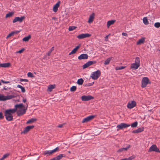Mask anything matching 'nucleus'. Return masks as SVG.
Masks as SVG:
<instances>
[{"label": "nucleus", "mask_w": 160, "mask_h": 160, "mask_svg": "<svg viewBox=\"0 0 160 160\" xmlns=\"http://www.w3.org/2000/svg\"><path fill=\"white\" fill-rule=\"evenodd\" d=\"M9 155V153H7L4 154L3 157L0 158V160H3L4 159L6 158Z\"/></svg>", "instance_id": "nucleus-35"}, {"label": "nucleus", "mask_w": 160, "mask_h": 160, "mask_svg": "<svg viewBox=\"0 0 160 160\" xmlns=\"http://www.w3.org/2000/svg\"><path fill=\"white\" fill-rule=\"evenodd\" d=\"M95 14L94 13H92L89 16L88 22L91 23L92 22L93 20Z\"/></svg>", "instance_id": "nucleus-20"}, {"label": "nucleus", "mask_w": 160, "mask_h": 160, "mask_svg": "<svg viewBox=\"0 0 160 160\" xmlns=\"http://www.w3.org/2000/svg\"><path fill=\"white\" fill-rule=\"evenodd\" d=\"M91 36V34L88 33L82 34L79 35L77 37V38L79 39H81L89 37Z\"/></svg>", "instance_id": "nucleus-14"}, {"label": "nucleus", "mask_w": 160, "mask_h": 160, "mask_svg": "<svg viewBox=\"0 0 160 160\" xmlns=\"http://www.w3.org/2000/svg\"><path fill=\"white\" fill-rule=\"evenodd\" d=\"M112 58V57L109 58H108L107 60H106L105 61V62L104 63V64H105V65L108 64L110 62L111 60V59Z\"/></svg>", "instance_id": "nucleus-31"}, {"label": "nucleus", "mask_w": 160, "mask_h": 160, "mask_svg": "<svg viewBox=\"0 0 160 160\" xmlns=\"http://www.w3.org/2000/svg\"><path fill=\"white\" fill-rule=\"evenodd\" d=\"M83 82H84V81L83 80V79L82 78H81L78 79V80L77 82V83L78 84L80 85H82V84Z\"/></svg>", "instance_id": "nucleus-28"}, {"label": "nucleus", "mask_w": 160, "mask_h": 160, "mask_svg": "<svg viewBox=\"0 0 160 160\" xmlns=\"http://www.w3.org/2000/svg\"><path fill=\"white\" fill-rule=\"evenodd\" d=\"M138 124V122L136 121L132 123L131 125H130V126H131V127L133 128L136 127L137 126Z\"/></svg>", "instance_id": "nucleus-39"}, {"label": "nucleus", "mask_w": 160, "mask_h": 160, "mask_svg": "<svg viewBox=\"0 0 160 160\" xmlns=\"http://www.w3.org/2000/svg\"><path fill=\"white\" fill-rule=\"evenodd\" d=\"M31 36L30 35H28V36L26 37L23 38L22 40L23 41L27 42L28 41L29 39L31 38Z\"/></svg>", "instance_id": "nucleus-29"}, {"label": "nucleus", "mask_w": 160, "mask_h": 160, "mask_svg": "<svg viewBox=\"0 0 160 160\" xmlns=\"http://www.w3.org/2000/svg\"><path fill=\"white\" fill-rule=\"evenodd\" d=\"M64 124H61L57 126V127L59 128H62V127L63 125Z\"/></svg>", "instance_id": "nucleus-55"}, {"label": "nucleus", "mask_w": 160, "mask_h": 160, "mask_svg": "<svg viewBox=\"0 0 160 160\" xmlns=\"http://www.w3.org/2000/svg\"><path fill=\"white\" fill-rule=\"evenodd\" d=\"M49 58V57L48 56L47 54H46L43 57V59L46 60H48Z\"/></svg>", "instance_id": "nucleus-49"}, {"label": "nucleus", "mask_w": 160, "mask_h": 160, "mask_svg": "<svg viewBox=\"0 0 160 160\" xmlns=\"http://www.w3.org/2000/svg\"><path fill=\"white\" fill-rule=\"evenodd\" d=\"M155 27L157 28H158L160 27V22H157L154 24V25Z\"/></svg>", "instance_id": "nucleus-42"}, {"label": "nucleus", "mask_w": 160, "mask_h": 160, "mask_svg": "<svg viewBox=\"0 0 160 160\" xmlns=\"http://www.w3.org/2000/svg\"><path fill=\"white\" fill-rule=\"evenodd\" d=\"M12 32L13 33V35L15 34H17L19 32H20V31H12Z\"/></svg>", "instance_id": "nucleus-54"}, {"label": "nucleus", "mask_w": 160, "mask_h": 160, "mask_svg": "<svg viewBox=\"0 0 160 160\" xmlns=\"http://www.w3.org/2000/svg\"><path fill=\"white\" fill-rule=\"evenodd\" d=\"M34 127L33 125L28 126L26 127L23 130L22 132V133L26 134L27 133L30 129Z\"/></svg>", "instance_id": "nucleus-13"}, {"label": "nucleus", "mask_w": 160, "mask_h": 160, "mask_svg": "<svg viewBox=\"0 0 160 160\" xmlns=\"http://www.w3.org/2000/svg\"><path fill=\"white\" fill-rule=\"evenodd\" d=\"M24 50V48H23L21 50H19L17 52L18 53H21L23 51V50Z\"/></svg>", "instance_id": "nucleus-56"}, {"label": "nucleus", "mask_w": 160, "mask_h": 160, "mask_svg": "<svg viewBox=\"0 0 160 160\" xmlns=\"http://www.w3.org/2000/svg\"><path fill=\"white\" fill-rule=\"evenodd\" d=\"M76 28L75 26H70L68 28V30L69 31H72L74 30Z\"/></svg>", "instance_id": "nucleus-44"}, {"label": "nucleus", "mask_w": 160, "mask_h": 160, "mask_svg": "<svg viewBox=\"0 0 160 160\" xmlns=\"http://www.w3.org/2000/svg\"><path fill=\"white\" fill-rule=\"evenodd\" d=\"M130 145H128L126 147L123 148L124 151H127L128 149L130 148Z\"/></svg>", "instance_id": "nucleus-46"}, {"label": "nucleus", "mask_w": 160, "mask_h": 160, "mask_svg": "<svg viewBox=\"0 0 160 160\" xmlns=\"http://www.w3.org/2000/svg\"><path fill=\"white\" fill-rule=\"evenodd\" d=\"M145 37L141 38L137 42V44L138 45L143 43L145 41Z\"/></svg>", "instance_id": "nucleus-23"}, {"label": "nucleus", "mask_w": 160, "mask_h": 160, "mask_svg": "<svg viewBox=\"0 0 160 160\" xmlns=\"http://www.w3.org/2000/svg\"><path fill=\"white\" fill-rule=\"evenodd\" d=\"M19 81L20 82H23V81L26 82H28V79H22V78L20 79Z\"/></svg>", "instance_id": "nucleus-48"}, {"label": "nucleus", "mask_w": 160, "mask_h": 160, "mask_svg": "<svg viewBox=\"0 0 160 160\" xmlns=\"http://www.w3.org/2000/svg\"><path fill=\"white\" fill-rule=\"evenodd\" d=\"M55 85H49L48 87V91L49 92H51L52 89L55 88Z\"/></svg>", "instance_id": "nucleus-27"}, {"label": "nucleus", "mask_w": 160, "mask_h": 160, "mask_svg": "<svg viewBox=\"0 0 160 160\" xmlns=\"http://www.w3.org/2000/svg\"><path fill=\"white\" fill-rule=\"evenodd\" d=\"M88 56L87 54H81L79 56H78V58L79 60L86 59L88 58Z\"/></svg>", "instance_id": "nucleus-16"}, {"label": "nucleus", "mask_w": 160, "mask_h": 160, "mask_svg": "<svg viewBox=\"0 0 160 160\" xmlns=\"http://www.w3.org/2000/svg\"><path fill=\"white\" fill-rule=\"evenodd\" d=\"M94 83V82H92L91 83H88V84H87V86H91Z\"/></svg>", "instance_id": "nucleus-51"}, {"label": "nucleus", "mask_w": 160, "mask_h": 160, "mask_svg": "<svg viewBox=\"0 0 160 160\" xmlns=\"http://www.w3.org/2000/svg\"><path fill=\"white\" fill-rule=\"evenodd\" d=\"M80 45H79L78 46H76V47L75 48V49H76L77 50L79 48H80Z\"/></svg>", "instance_id": "nucleus-59"}, {"label": "nucleus", "mask_w": 160, "mask_h": 160, "mask_svg": "<svg viewBox=\"0 0 160 160\" xmlns=\"http://www.w3.org/2000/svg\"><path fill=\"white\" fill-rule=\"evenodd\" d=\"M14 97L12 95H8L5 96L3 95L0 94V101H5L12 98Z\"/></svg>", "instance_id": "nucleus-4"}, {"label": "nucleus", "mask_w": 160, "mask_h": 160, "mask_svg": "<svg viewBox=\"0 0 160 160\" xmlns=\"http://www.w3.org/2000/svg\"><path fill=\"white\" fill-rule=\"evenodd\" d=\"M93 97L91 95L85 96L83 95L82 96L81 98L82 101H88L91 99H93Z\"/></svg>", "instance_id": "nucleus-10"}, {"label": "nucleus", "mask_w": 160, "mask_h": 160, "mask_svg": "<svg viewBox=\"0 0 160 160\" xmlns=\"http://www.w3.org/2000/svg\"><path fill=\"white\" fill-rule=\"evenodd\" d=\"M4 116L6 119L8 121H11L13 119V116L12 114L6 111L4 112Z\"/></svg>", "instance_id": "nucleus-8"}, {"label": "nucleus", "mask_w": 160, "mask_h": 160, "mask_svg": "<svg viewBox=\"0 0 160 160\" xmlns=\"http://www.w3.org/2000/svg\"><path fill=\"white\" fill-rule=\"evenodd\" d=\"M115 21V20H111L108 21L107 23V27L109 28L110 25L113 24Z\"/></svg>", "instance_id": "nucleus-26"}, {"label": "nucleus", "mask_w": 160, "mask_h": 160, "mask_svg": "<svg viewBox=\"0 0 160 160\" xmlns=\"http://www.w3.org/2000/svg\"><path fill=\"white\" fill-rule=\"evenodd\" d=\"M143 23L146 25H147L148 24L149 22L148 20V19L146 17H144L143 19Z\"/></svg>", "instance_id": "nucleus-32"}, {"label": "nucleus", "mask_w": 160, "mask_h": 160, "mask_svg": "<svg viewBox=\"0 0 160 160\" xmlns=\"http://www.w3.org/2000/svg\"><path fill=\"white\" fill-rule=\"evenodd\" d=\"M5 111L8 112V113H9L11 114H12L16 112V108H15L13 109H10L6 110Z\"/></svg>", "instance_id": "nucleus-24"}, {"label": "nucleus", "mask_w": 160, "mask_h": 160, "mask_svg": "<svg viewBox=\"0 0 160 160\" xmlns=\"http://www.w3.org/2000/svg\"><path fill=\"white\" fill-rule=\"evenodd\" d=\"M1 85V82H0V85Z\"/></svg>", "instance_id": "nucleus-62"}, {"label": "nucleus", "mask_w": 160, "mask_h": 160, "mask_svg": "<svg viewBox=\"0 0 160 160\" xmlns=\"http://www.w3.org/2000/svg\"><path fill=\"white\" fill-rule=\"evenodd\" d=\"M10 66V63L9 62L0 63V67L8 68Z\"/></svg>", "instance_id": "nucleus-25"}, {"label": "nucleus", "mask_w": 160, "mask_h": 160, "mask_svg": "<svg viewBox=\"0 0 160 160\" xmlns=\"http://www.w3.org/2000/svg\"><path fill=\"white\" fill-rule=\"evenodd\" d=\"M124 151V150L123 148H121L119 149L118 151V152H123Z\"/></svg>", "instance_id": "nucleus-50"}, {"label": "nucleus", "mask_w": 160, "mask_h": 160, "mask_svg": "<svg viewBox=\"0 0 160 160\" xmlns=\"http://www.w3.org/2000/svg\"><path fill=\"white\" fill-rule=\"evenodd\" d=\"M59 148L57 147L55 149L51 150H46L44 152V154L46 156L52 155L53 153L57 152L59 151Z\"/></svg>", "instance_id": "nucleus-2"}, {"label": "nucleus", "mask_w": 160, "mask_h": 160, "mask_svg": "<svg viewBox=\"0 0 160 160\" xmlns=\"http://www.w3.org/2000/svg\"><path fill=\"white\" fill-rule=\"evenodd\" d=\"M26 101L27 100L26 99H23V102L24 103L26 102Z\"/></svg>", "instance_id": "nucleus-60"}, {"label": "nucleus", "mask_w": 160, "mask_h": 160, "mask_svg": "<svg viewBox=\"0 0 160 160\" xmlns=\"http://www.w3.org/2000/svg\"><path fill=\"white\" fill-rule=\"evenodd\" d=\"M149 79L148 77L143 78L142 81V87L143 88L145 87L148 83Z\"/></svg>", "instance_id": "nucleus-6"}, {"label": "nucleus", "mask_w": 160, "mask_h": 160, "mask_svg": "<svg viewBox=\"0 0 160 160\" xmlns=\"http://www.w3.org/2000/svg\"><path fill=\"white\" fill-rule=\"evenodd\" d=\"M137 105V103L134 100L129 101L128 103L127 107L128 109H131L135 107Z\"/></svg>", "instance_id": "nucleus-5"}, {"label": "nucleus", "mask_w": 160, "mask_h": 160, "mask_svg": "<svg viewBox=\"0 0 160 160\" xmlns=\"http://www.w3.org/2000/svg\"><path fill=\"white\" fill-rule=\"evenodd\" d=\"M14 108H16V111H17L18 109L19 110L24 108V106L22 103H20L15 105Z\"/></svg>", "instance_id": "nucleus-18"}, {"label": "nucleus", "mask_w": 160, "mask_h": 160, "mask_svg": "<svg viewBox=\"0 0 160 160\" xmlns=\"http://www.w3.org/2000/svg\"><path fill=\"white\" fill-rule=\"evenodd\" d=\"M149 152L154 151L156 152H160V151L158 148L155 144H153L149 148L148 151Z\"/></svg>", "instance_id": "nucleus-7"}, {"label": "nucleus", "mask_w": 160, "mask_h": 160, "mask_svg": "<svg viewBox=\"0 0 160 160\" xmlns=\"http://www.w3.org/2000/svg\"><path fill=\"white\" fill-rule=\"evenodd\" d=\"M125 68H126V66L117 67L115 68V70H122V69H124Z\"/></svg>", "instance_id": "nucleus-38"}, {"label": "nucleus", "mask_w": 160, "mask_h": 160, "mask_svg": "<svg viewBox=\"0 0 160 160\" xmlns=\"http://www.w3.org/2000/svg\"><path fill=\"white\" fill-rule=\"evenodd\" d=\"M3 89L5 90H7V88H6L5 87H4L3 88Z\"/></svg>", "instance_id": "nucleus-61"}, {"label": "nucleus", "mask_w": 160, "mask_h": 160, "mask_svg": "<svg viewBox=\"0 0 160 160\" xmlns=\"http://www.w3.org/2000/svg\"><path fill=\"white\" fill-rule=\"evenodd\" d=\"M17 87L18 88H20L22 92H25V90L24 87H23L20 85H18Z\"/></svg>", "instance_id": "nucleus-33"}, {"label": "nucleus", "mask_w": 160, "mask_h": 160, "mask_svg": "<svg viewBox=\"0 0 160 160\" xmlns=\"http://www.w3.org/2000/svg\"><path fill=\"white\" fill-rule=\"evenodd\" d=\"M13 35V33L12 32L11 33H9L8 34V35L7 36V37H6V38H8L11 37V36H12Z\"/></svg>", "instance_id": "nucleus-47"}, {"label": "nucleus", "mask_w": 160, "mask_h": 160, "mask_svg": "<svg viewBox=\"0 0 160 160\" xmlns=\"http://www.w3.org/2000/svg\"><path fill=\"white\" fill-rule=\"evenodd\" d=\"M95 117V115H90L87 117L83 118L82 121V123H85L88 122L91 120H92Z\"/></svg>", "instance_id": "nucleus-9"}, {"label": "nucleus", "mask_w": 160, "mask_h": 160, "mask_svg": "<svg viewBox=\"0 0 160 160\" xmlns=\"http://www.w3.org/2000/svg\"><path fill=\"white\" fill-rule=\"evenodd\" d=\"M69 153H70V151H69L68 152Z\"/></svg>", "instance_id": "nucleus-63"}, {"label": "nucleus", "mask_w": 160, "mask_h": 160, "mask_svg": "<svg viewBox=\"0 0 160 160\" xmlns=\"http://www.w3.org/2000/svg\"><path fill=\"white\" fill-rule=\"evenodd\" d=\"M14 14V12H10L8 13L5 16V18H6L11 17L12 15Z\"/></svg>", "instance_id": "nucleus-36"}, {"label": "nucleus", "mask_w": 160, "mask_h": 160, "mask_svg": "<svg viewBox=\"0 0 160 160\" xmlns=\"http://www.w3.org/2000/svg\"><path fill=\"white\" fill-rule=\"evenodd\" d=\"M135 63L140 65V58L138 57H136L135 59Z\"/></svg>", "instance_id": "nucleus-37"}, {"label": "nucleus", "mask_w": 160, "mask_h": 160, "mask_svg": "<svg viewBox=\"0 0 160 160\" xmlns=\"http://www.w3.org/2000/svg\"><path fill=\"white\" fill-rule=\"evenodd\" d=\"M140 65L136 63H133L131 64L130 68L134 70L137 69L140 66Z\"/></svg>", "instance_id": "nucleus-19"}, {"label": "nucleus", "mask_w": 160, "mask_h": 160, "mask_svg": "<svg viewBox=\"0 0 160 160\" xmlns=\"http://www.w3.org/2000/svg\"><path fill=\"white\" fill-rule=\"evenodd\" d=\"M108 36H109L108 35H107L106 36V37H105V41H108Z\"/></svg>", "instance_id": "nucleus-58"}, {"label": "nucleus", "mask_w": 160, "mask_h": 160, "mask_svg": "<svg viewBox=\"0 0 160 160\" xmlns=\"http://www.w3.org/2000/svg\"><path fill=\"white\" fill-rule=\"evenodd\" d=\"M27 109V108L26 109L23 108L21 109L18 110L17 111V114L18 116H20L24 114L26 112V110Z\"/></svg>", "instance_id": "nucleus-15"}, {"label": "nucleus", "mask_w": 160, "mask_h": 160, "mask_svg": "<svg viewBox=\"0 0 160 160\" xmlns=\"http://www.w3.org/2000/svg\"><path fill=\"white\" fill-rule=\"evenodd\" d=\"M144 130V128H140L137 129L133 130L132 131V133H138L139 132H141Z\"/></svg>", "instance_id": "nucleus-22"}, {"label": "nucleus", "mask_w": 160, "mask_h": 160, "mask_svg": "<svg viewBox=\"0 0 160 160\" xmlns=\"http://www.w3.org/2000/svg\"><path fill=\"white\" fill-rule=\"evenodd\" d=\"M60 3V2L58 1L54 6L53 10L54 12H57L58 10V8L59 6Z\"/></svg>", "instance_id": "nucleus-21"}, {"label": "nucleus", "mask_w": 160, "mask_h": 160, "mask_svg": "<svg viewBox=\"0 0 160 160\" xmlns=\"http://www.w3.org/2000/svg\"><path fill=\"white\" fill-rule=\"evenodd\" d=\"M96 63V61H89L87 62L85 64L82 66L83 69L86 68L89 66Z\"/></svg>", "instance_id": "nucleus-11"}, {"label": "nucleus", "mask_w": 160, "mask_h": 160, "mask_svg": "<svg viewBox=\"0 0 160 160\" xmlns=\"http://www.w3.org/2000/svg\"><path fill=\"white\" fill-rule=\"evenodd\" d=\"M1 81L2 82L5 83H8L10 82L9 81H5L3 80H1Z\"/></svg>", "instance_id": "nucleus-53"}, {"label": "nucleus", "mask_w": 160, "mask_h": 160, "mask_svg": "<svg viewBox=\"0 0 160 160\" xmlns=\"http://www.w3.org/2000/svg\"><path fill=\"white\" fill-rule=\"evenodd\" d=\"M25 18V17L24 16L21 17H16L13 20V23L16 22H22L23 20Z\"/></svg>", "instance_id": "nucleus-12"}, {"label": "nucleus", "mask_w": 160, "mask_h": 160, "mask_svg": "<svg viewBox=\"0 0 160 160\" xmlns=\"http://www.w3.org/2000/svg\"><path fill=\"white\" fill-rule=\"evenodd\" d=\"M65 156V155L64 154H60L57 156L56 158L51 159L50 160H59L62 159V157Z\"/></svg>", "instance_id": "nucleus-17"}, {"label": "nucleus", "mask_w": 160, "mask_h": 160, "mask_svg": "<svg viewBox=\"0 0 160 160\" xmlns=\"http://www.w3.org/2000/svg\"><path fill=\"white\" fill-rule=\"evenodd\" d=\"M53 50L54 47H52L51 48L49 51L48 52L47 54L48 57H49L50 56L51 52Z\"/></svg>", "instance_id": "nucleus-40"}, {"label": "nucleus", "mask_w": 160, "mask_h": 160, "mask_svg": "<svg viewBox=\"0 0 160 160\" xmlns=\"http://www.w3.org/2000/svg\"><path fill=\"white\" fill-rule=\"evenodd\" d=\"M37 120V119L36 118H32L29 120L27 122V123H30L31 122H33Z\"/></svg>", "instance_id": "nucleus-34"}, {"label": "nucleus", "mask_w": 160, "mask_h": 160, "mask_svg": "<svg viewBox=\"0 0 160 160\" xmlns=\"http://www.w3.org/2000/svg\"><path fill=\"white\" fill-rule=\"evenodd\" d=\"M122 35L123 36H128V34L126 33L123 32L122 33Z\"/></svg>", "instance_id": "nucleus-57"}, {"label": "nucleus", "mask_w": 160, "mask_h": 160, "mask_svg": "<svg viewBox=\"0 0 160 160\" xmlns=\"http://www.w3.org/2000/svg\"><path fill=\"white\" fill-rule=\"evenodd\" d=\"M130 126V125L124 123H121L120 124L118 125L117 126V131H118L119 130L122 129Z\"/></svg>", "instance_id": "nucleus-3"}, {"label": "nucleus", "mask_w": 160, "mask_h": 160, "mask_svg": "<svg viewBox=\"0 0 160 160\" xmlns=\"http://www.w3.org/2000/svg\"><path fill=\"white\" fill-rule=\"evenodd\" d=\"M27 75L28 77H30L31 78L34 77L33 74L31 72H28L27 74Z\"/></svg>", "instance_id": "nucleus-45"}, {"label": "nucleus", "mask_w": 160, "mask_h": 160, "mask_svg": "<svg viewBox=\"0 0 160 160\" xmlns=\"http://www.w3.org/2000/svg\"><path fill=\"white\" fill-rule=\"evenodd\" d=\"M76 87L74 86H73L70 88V90L72 92H74L76 90Z\"/></svg>", "instance_id": "nucleus-41"}, {"label": "nucleus", "mask_w": 160, "mask_h": 160, "mask_svg": "<svg viewBox=\"0 0 160 160\" xmlns=\"http://www.w3.org/2000/svg\"><path fill=\"white\" fill-rule=\"evenodd\" d=\"M101 72L98 70L96 71L93 72L91 74V77L94 80H97L100 76Z\"/></svg>", "instance_id": "nucleus-1"}, {"label": "nucleus", "mask_w": 160, "mask_h": 160, "mask_svg": "<svg viewBox=\"0 0 160 160\" xmlns=\"http://www.w3.org/2000/svg\"><path fill=\"white\" fill-rule=\"evenodd\" d=\"M4 118L2 113V112H0V119H2Z\"/></svg>", "instance_id": "nucleus-52"}, {"label": "nucleus", "mask_w": 160, "mask_h": 160, "mask_svg": "<svg viewBox=\"0 0 160 160\" xmlns=\"http://www.w3.org/2000/svg\"><path fill=\"white\" fill-rule=\"evenodd\" d=\"M77 51V50L76 49H75V48H74L72 51L69 53V55H70L72 54H74V53H75Z\"/></svg>", "instance_id": "nucleus-43"}, {"label": "nucleus", "mask_w": 160, "mask_h": 160, "mask_svg": "<svg viewBox=\"0 0 160 160\" xmlns=\"http://www.w3.org/2000/svg\"><path fill=\"white\" fill-rule=\"evenodd\" d=\"M135 157V156L132 155V156L129 157L128 158H125L123 159H122L120 160H132V159H134Z\"/></svg>", "instance_id": "nucleus-30"}]
</instances>
